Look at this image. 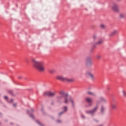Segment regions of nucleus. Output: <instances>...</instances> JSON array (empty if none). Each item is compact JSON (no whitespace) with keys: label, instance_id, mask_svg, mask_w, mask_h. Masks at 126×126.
<instances>
[{"label":"nucleus","instance_id":"f257e3e1","mask_svg":"<svg viewBox=\"0 0 126 126\" xmlns=\"http://www.w3.org/2000/svg\"><path fill=\"white\" fill-rule=\"evenodd\" d=\"M59 94H60V96H58L57 97V99H62V98L64 97V103H65V104H67L68 101H69L72 104V107L74 108V102L73 101V98H72V97L70 96L68 97V94L66 93H64V92L63 91L60 92Z\"/></svg>","mask_w":126,"mask_h":126},{"label":"nucleus","instance_id":"f03ea898","mask_svg":"<svg viewBox=\"0 0 126 126\" xmlns=\"http://www.w3.org/2000/svg\"><path fill=\"white\" fill-rule=\"evenodd\" d=\"M33 66L38 71L43 72L45 71V64L42 62L37 61L35 59L32 60Z\"/></svg>","mask_w":126,"mask_h":126},{"label":"nucleus","instance_id":"7ed1b4c3","mask_svg":"<svg viewBox=\"0 0 126 126\" xmlns=\"http://www.w3.org/2000/svg\"><path fill=\"white\" fill-rule=\"evenodd\" d=\"M56 79L60 80L61 81H63V82H73V81H74L73 79H68L67 78L63 77L62 76H57L56 77Z\"/></svg>","mask_w":126,"mask_h":126},{"label":"nucleus","instance_id":"20e7f679","mask_svg":"<svg viewBox=\"0 0 126 126\" xmlns=\"http://www.w3.org/2000/svg\"><path fill=\"white\" fill-rule=\"evenodd\" d=\"M99 108V106L98 105H96L94 108H93V109L91 110H88L86 111V114H90V115H92V116H93L95 113H96V111L98 110V108Z\"/></svg>","mask_w":126,"mask_h":126},{"label":"nucleus","instance_id":"39448f33","mask_svg":"<svg viewBox=\"0 0 126 126\" xmlns=\"http://www.w3.org/2000/svg\"><path fill=\"white\" fill-rule=\"evenodd\" d=\"M44 95L45 96H48L49 97H54L56 95V93L55 92H46L44 93Z\"/></svg>","mask_w":126,"mask_h":126},{"label":"nucleus","instance_id":"423d86ee","mask_svg":"<svg viewBox=\"0 0 126 126\" xmlns=\"http://www.w3.org/2000/svg\"><path fill=\"white\" fill-rule=\"evenodd\" d=\"M86 64H87V65H92V61L91 60V57L87 58Z\"/></svg>","mask_w":126,"mask_h":126},{"label":"nucleus","instance_id":"0eeeda50","mask_svg":"<svg viewBox=\"0 0 126 126\" xmlns=\"http://www.w3.org/2000/svg\"><path fill=\"white\" fill-rule=\"evenodd\" d=\"M112 8L114 11H115V12H118L119 11V6L116 3L114 4Z\"/></svg>","mask_w":126,"mask_h":126},{"label":"nucleus","instance_id":"6e6552de","mask_svg":"<svg viewBox=\"0 0 126 126\" xmlns=\"http://www.w3.org/2000/svg\"><path fill=\"white\" fill-rule=\"evenodd\" d=\"M87 75L88 76H89V77L91 78V79H92V80H95V77L91 72L87 73Z\"/></svg>","mask_w":126,"mask_h":126},{"label":"nucleus","instance_id":"1a4fd4ad","mask_svg":"<svg viewBox=\"0 0 126 126\" xmlns=\"http://www.w3.org/2000/svg\"><path fill=\"white\" fill-rule=\"evenodd\" d=\"M110 106L112 110H117V109H118V107L117 106V104L116 103H112Z\"/></svg>","mask_w":126,"mask_h":126},{"label":"nucleus","instance_id":"9d476101","mask_svg":"<svg viewBox=\"0 0 126 126\" xmlns=\"http://www.w3.org/2000/svg\"><path fill=\"white\" fill-rule=\"evenodd\" d=\"M103 43V39H100L98 41L95 43L93 46V48H95V46H97V45H101V44Z\"/></svg>","mask_w":126,"mask_h":126},{"label":"nucleus","instance_id":"9b49d317","mask_svg":"<svg viewBox=\"0 0 126 126\" xmlns=\"http://www.w3.org/2000/svg\"><path fill=\"white\" fill-rule=\"evenodd\" d=\"M86 101L89 103V106H91V105H92V99L90 97H87L86 98Z\"/></svg>","mask_w":126,"mask_h":126},{"label":"nucleus","instance_id":"f8f14e48","mask_svg":"<svg viewBox=\"0 0 126 126\" xmlns=\"http://www.w3.org/2000/svg\"><path fill=\"white\" fill-rule=\"evenodd\" d=\"M63 111H62L61 112H60V113L59 114V116H61V115H63V113H65V112H66V111H67V107H66V106H64V107H63Z\"/></svg>","mask_w":126,"mask_h":126},{"label":"nucleus","instance_id":"ddd939ff","mask_svg":"<svg viewBox=\"0 0 126 126\" xmlns=\"http://www.w3.org/2000/svg\"><path fill=\"white\" fill-rule=\"evenodd\" d=\"M116 34H118V31H114L112 32L110 34L109 37H113V36H115Z\"/></svg>","mask_w":126,"mask_h":126},{"label":"nucleus","instance_id":"4468645a","mask_svg":"<svg viewBox=\"0 0 126 126\" xmlns=\"http://www.w3.org/2000/svg\"><path fill=\"white\" fill-rule=\"evenodd\" d=\"M100 100L102 103H107V99L102 96L100 97Z\"/></svg>","mask_w":126,"mask_h":126},{"label":"nucleus","instance_id":"2eb2a0df","mask_svg":"<svg viewBox=\"0 0 126 126\" xmlns=\"http://www.w3.org/2000/svg\"><path fill=\"white\" fill-rule=\"evenodd\" d=\"M100 112L101 114H104V113H105V107H104V106L103 105H101V106Z\"/></svg>","mask_w":126,"mask_h":126},{"label":"nucleus","instance_id":"dca6fc26","mask_svg":"<svg viewBox=\"0 0 126 126\" xmlns=\"http://www.w3.org/2000/svg\"><path fill=\"white\" fill-rule=\"evenodd\" d=\"M48 71L51 74H53V73H55V72H56V70H55L54 69H49L48 70Z\"/></svg>","mask_w":126,"mask_h":126},{"label":"nucleus","instance_id":"f3484780","mask_svg":"<svg viewBox=\"0 0 126 126\" xmlns=\"http://www.w3.org/2000/svg\"><path fill=\"white\" fill-rule=\"evenodd\" d=\"M96 58L97 60H100V59H101V55L98 54L96 55Z\"/></svg>","mask_w":126,"mask_h":126},{"label":"nucleus","instance_id":"a211bd4d","mask_svg":"<svg viewBox=\"0 0 126 126\" xmlns=\"http://www.w3.org/2000/svg\"><path fill=\"white\" fill-rule=\"evenodd\" d=\"M100 28H101V29H105V28H106V26H105V25L101 24L100 25Z\"/></svg>","mask_w":126,"mask_h":126},{"label":"nucleus","instance_id":"6ab92c4d","mask_svg":"<svg viewBox=\"0 0 126 126\" xmlns=\"http://www.w3.org/2000/svg\"><path fill=\"white\" fill-rule=\"evenodd\" d=\"M36 122L37 123V124H38V125H40V126H44V125L41 124L39 121H36Z\"/></svg>","mask_w":126,"mask_h":126},{"label":"nucleus","instance_id":"aec40b11","mask_svg":"<svg viewBox=\"0 0 126 126\" xmlns=\"http://www.w3.org/2000/svg\"><path fill=\"white\" fill-rule=\"evenodd\" d=\"M125 16H125L124 15H123V14H121L120 15V17L121 18H125Z\"/></svg>","mask_w":126,"mask_h":126},{"label":"nucleus","instance_id":"412c9836","mask_svg":"<svg viewBox=\"0 0 126 126\" xmlns=\"http://www.w3.org/2000/svg\"><path fill=\"white\" fill-rule=\"evenodd\" d=\"M88 94H89V95H93L94 96H95V94L92 93L90 92H88Z\"/></svg>","mask_w":126,"mask_h":126},{"label":"nucleus","instance_id":"4be33fe9","mask_svg":"<svg viewBox=\"0 0 126 126\" xmlns=\"http://www.w3.org/2000/svg\"><path fill=\"white\" fill-rule=\"evenodd\" d=\"M123 96H124V97H126V92L125 91H123Z\"/></svg>","mask_w":126,"mask_h":126},{"label":"nucleus","instance_id":"5701e85b","mask_svg":"<svg viewBox=\"0 0 126 126\" xmlns=\"http://www.w3.org/2000/svg\"><path fill=\"white\" fill-rule=\"evenodd\" d=\"M30 117L32 118V119H34V115H33V114H30Z\"/></svg>","mask_w":126,"mask_h":126},{"label":"nucleus","instance_id":"b1692460","mask_svg":"<svg viewBox=\"0 0 126 126\" xmlns=\"http://www.w3.org/2000/svg\"><path fill=\"white\" fill-rule=\"evenodd\" d=\"M4 98L6 100H8V97H7L6 96H4Z\"/></svg>","mask_w":126,"mask_h":126},{"label":"nucleus","instance_id":"393cba45","mask_svg":"<svg viewBox=\"0 0 126 126\" xmlns=\"http://www.w3.org/2000/svg\"><path fill=\"white\" fill-rule=\"evenodd\" d=\"M81 118H82L83 119H85V116H84V115H83V114L81 115Z\"/></svg>","mask_w":126,"mask_h":126},{"label":"nucleus","instance_id":"a878e982","mask_svg":"<svg viewBox=\"0 0 126 126\" xmlns=\"http://www.w3.org/2000/svg\"><path fill=\"white\" fill-rule=\"evenodd\" d=\"M9 103H12V102H13V99H11V101L10 102L8 101Z\"/></svg>","mask_w":126,"mask_h":126},{"label":"nucleus","instance_id":"bb28decb","mask_svg":"<svg viewBox=\"0 0 126 126\" xmlns=\"http://www.w3.org/2000/svg\"><path fill=\"white\" fill-rule=\"evenodd\" d=\"M93 38L94 39H95L96 38H97V36L96 35H94Z\"/></svg>","mask_w":126,"mask_h":126},{"label":"nucleus","instance_id":"cd10ccee","mask_svg":"<svg viewBox=\"0 0 126 126\" xmlns=\"http://www.w3.org/2000/svg\"><path fill=\"white\" fill-rule=\"evenodd\" d=\"M56 123H61V120H57L56 121Z\"/></svg>","mask_w":126,"mask_h":126},{"label":"nucleus","instance_id":"c85d7f7f","mask_svg":"<svg viewBox=\"0 0 126 126\" xmlns=\"http://www.w3.org/2000/svg\"><path fill=\"white\" fill-rule=\"evenodd\" d=\"M13 106L14 107H16V103H14V104H13Z\"/></svg>","mask_w":126,"mask_h":126},{"label":"nucleus","instance_id":"c756f323","mask_svg":"<svg viewBox=\"0 0 126 126\" xmlns=\"http://www.w3.org/2000/svg\"><path fill=\"white\" fill-rule=\"evenodd\" d=\"M10 94H12V92L11 91H10L8 92Z\"/></svg>","mask_w":126,"mask_h":126},{"label":"nucleus","instance_id":"7c9ffc66","mask_svg":"<svg viewBox=\"0 0 126 126\" xmlns=\"http://www.w3.org/2000/svg\"><path fill=\"white\" fill-rule=\"evenodd\" d=\"M21 78H22V77H21V76H20V77H18V79H21Z\"/></svg>","mask_w":126,"mask_h":126},{"label":"nucleus","instance_id":"2f4dec72","mask_svg":"<svg viewBox=\"0 0 126 126\" xmlns=\"http://www.w3.org/2000/svg\"><path fill=\"white\" fill-rule=\"evenodd\" d=\"M29 112H30L29 110H27V114H29Z\"/></svg>","mask_w":126,"mask_h":126},{"label":"nucleus","instance_id":"473e14b6","mask_svg":"<svg viewBox=\"0 0 126 126\" xmlns=\"http://www.w3.org/2000/svg\"><path fill=\"white\" fill-rule=\"evenodd\" d=\"M95 121V122H96V123H98V121H97V120H94Z\"/></svg>","mask_w":126,"mask_h":126},{"label":"nucleus","instance_id":"72a5a7b5","mask_svg":"<svg viewBox=\"0 0 126 126\" xmlns=\"http://www.w3.org/2000/svg\"><path fill=\"white\" fill-rule=\"evenodd\" d=\"M33 111H34V109H32V111L33 112Z\"/></svg>","mask_w":126,"mask_h":126},{"label":"nucleus","instance_id":"f704fd0d","mask_svg":"<svg viewBox=\"0 0 126 126\" xmlns=\"http://www.w3.org/2000/svg\"><path fill=\"white\" fill-rule=\"evenodd\" d=\"M120 0H117L118 1H120Z\"/></svg>","mask_w":126,"mask_h":126},{"label":"nucleus","instance_id":"c9c22d12","mask_svg":"<svg viewBox=\"0 0 126 126\" xmlns=\"http://www.w3.org/2000/svg\"><path fill=\"white\" fill-rule=\"evenodd\" d=\"M51 105H53V103H51Z\"/></svg>","mask_w":126,"mask_h":126}]
</instances>
